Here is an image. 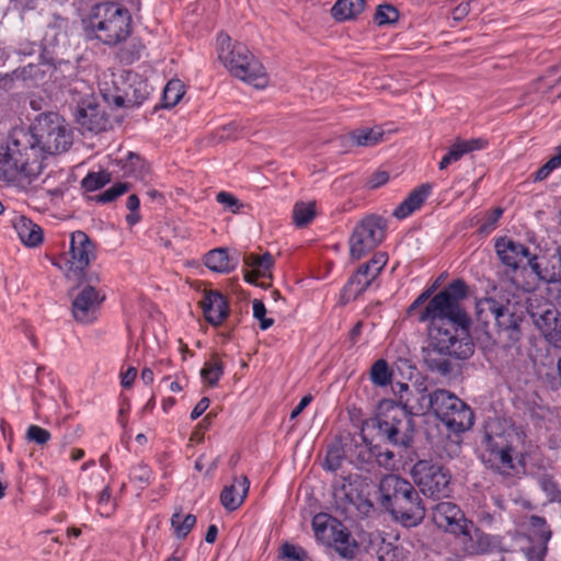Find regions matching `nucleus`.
Listing matches in <instances>:
<instances>
[{"label":"nucleus","instance_id":"1","mask_svg":"<svg viewBox=\"0 0 561 561\" xmlns=\"http://www.w3.org/2000/svg\"><path fill=\"white\" fill-rule=\"evenodd\" d=\"M71 144V131L59 114H41L28 131L20 130L11 145L0 146V174L8 180L23 175L31 182L42 173L47 156L65 152Z\"/></svg>","mask_w":561,"mask_h":561},{"label":"nucleus","instance_id":"2","mask_svg":"<svg viewBox=\"0 0 561 561\" xmlns=\"http://www.w3.org/2000/svg\"><path fill=\"white\" fill-rule=\"evenodd\" d=\"M468 296V286L461 279L449 283L430 299L417 320L428 322V342L438 350H447L453 357L467 359L474 352L469 334L470 319L461 307Z\"/></svg>","mask_w":561,"mask_h":561},{"label":"nucleus","instance_id":"3","mask_svg":"<svg viewBox=\"0 0 561 561\" xmlns=\"http://www.w3.org/2000/svg\"><path fill=\"white\" fill-rule=\"evenodd\" d=\"M434 391L427 393L425 388H417L414 394L408 398L400 397V403L385 402L380 413L371 420L378 428L379 435L394 446H408L413 437V421L411 414H425L434 412Z\"/></svg>","mask_w":561,"mask_h":561},{"label":"nucleus","instance_id":"4","mask_svg":"<svg viewBox=\"0 0 561 561\" xmlns=\"http://www.w3.org/2000/svg\"><path fill=\"white\" fill-rule=\"evenodd\" d=\"M517 434L512 426L497 420L486 423L481 444L480 458L490 469L511 476L515 469Z\"/></svg>","mask_w":561,"mask_h":561},{"label":"nucleus","instance_id":"5","mask_svg":"<svg viewBox=\"0 0 561 561\" xmlns=\"http://www.w3.org/2000/svg\"><path fill=\"white\" fill-rule=\"evenodd\" d=\"M217 51L220 61L233 77L256 89L267 85L264 67L243 44L232 43L228 34L220 33L217 36Z\"/></svg>","mask_w":561,"mask_h":561},{"label":"nucleus","instance_id":"6","mask_svg":"<svg viewBox=\"0 0 561 561\" xmlns=\"http://www.w3.org/2000/svg\"><path fill=\"white\" fill-rule=\"evenodd\" d=\"M89 27L95 38L105 45L114 46L130 35L131 16L127 9L117 3H98L89 16Z\"/></svg>","mask_w":561,"mask_h":561},{"label":"nucleus","instance_id":"7","mask_svg":"<svg viewBox=\"0 0 561 561\" xmlns=\"http://www.w3.org/2000/svg\"><path fill=\"white\" fill-rule=\"evenodd\" d=\"M476 314L478 321L484 324L493 319L500 337L507 343L519 341L522 319L511 310L508 301H500L492 297L480 299L476 304Z\"/></svg>","mask_w":561,"mask_h":561},{"label":"nucleus","instance_id":"8","mask_svg":"<svg viewBox=\"0 0 561 561\" xmlns=\"http://www.w3.org/2000/svg\"><path fill=\"white\" fill-rule=\"evenodd\" d=\"M434 414L453 433H462L470 430L474 422V415L457 396L445 389L434 391Z\"/></svg>","mask_w":561,"mask_h":561},{"label":"nucleus","instance_id":"9","mask_svg":"<svg viewBox=\"0 0 561 561\" xmlns=\"http://www.w3.org/2000/svg\"><path fill=\"white\" fill-rule=\"evenodd\" d=\"M95 259V244L85 232L77 230L70 236L69 251L55 265L64 272L68 279L79 282L82 279L87 267Z\"/></svg>","mask_w":561,"mask_h":561},{"label":"nucleus","instance_id":"10","mask_svg":"<svg viewBox=\"0 0 561 561\" xmlns=\"http://www.w3.org/2000/svg\"><path fill=\"white\" fill-rule=\"evenodd\" d=\"M69 92L77 103V122L80 127L91 133H100L106 128L107 119L95 102L93 90L84 80H75Z\"/></svg>","mask_w":561,"mask_h":561},{"label":"nucleus","instance_id":"11","mask_svg":"<svg viewBox=\"0 0 561 561\" xmlns=\"http://www.w3.org/2000/svg\"><path fill=\"white\" fill-rule=\"evenodd\" d=\"M412 477L425 496L438 500L451 492L449 471L439 465L420 460L412 468Z\"/></svg>","mask_w":561,"mask_h":561},{"label":"nucleus","instance_id":"12","mask_svg":"<svg viewBox=\"0 0 561 561\" xmlns=\"http://www.w3.org/2000/svg\"><path fill=\"white\" fill-rule=\"evenodd\" d=\"M386 221L379 216L369 215L359 221L350 237V254L359 260L373 251L385 239Z\"/></svg>","mask_w":561,"mask_h":561},{"label":"nucleus","instance_id":"13","mask_svg":"<svg viewBox=\"0 0 561 561\" xmlns=\"http://www.w3.org/2000/svg\"><path fill=\"white\" fill-rule=\"evenodd\" d=\"M495 542L492 537L484 534L472 520H467L454 535L451 551L457 561L466 557L483 554L492 551Z\"/></svg>","mask_w":561,"mask_h":561},{"label":"nucleus","instance_id":"14","mask_svg":"<svg viewBox=\"0 0 561 561\" xmlns=\"http://www.w3.org/2000/svg\"><path fill=\"white\" fill-rule=\"evenodd\" d=\"M103 100L113 108H133L141 105L150 94L148 83L138 77H135L128 88L123 93L108 89H101Z\"/></svg>","mask_w":561,"mask_h":561},{"label":"nucleus","instance_id":"15","mask_svg":"<svg viewBox=\"0 0 561 561\" xmlns=\"http://www.w3.org/2000/svg\"><path fill=\"white\" fill-rule=\"evenodd\" d=\"M388 262V255L385 252H377L365 264H362L356 273L351 277L347 283V288L354 293L355 296L364 293L370 284L378 277Z\"/></svg>","mask_w":561,"mask_h":561},{"label":"nucleus","instance_id":"16","mask_svg":"<svg viewBox=\"0 0 561 561\" xmlns=\"http://www.w3.org/2000/svg\"><path fill=\"white\" fill-rule=\"evenodd\" d=\"M396 519L404 526H416L425 516V507L422 505L417 491L412 488L411 494H405L399 499L388 510Z\"/></svg>","mask_w":561,"mask_h":561},{"label":"nucleus","instance_id":"17","mask_svg":"<svg viewBox=\"0 0 561 561\" xmlns=\"http://www.w3.org/2000/svg\"><path fill=\"white\" fill-rule=\"evenodd\" d=\"M105 299L104 294L93 286L83 287L72 301L73 318L81 323H91L96 318V311Z\"/></svg>","mask_w":561,"mask_h":561},{"label":"nucleus","instance_id":"18","mask_svg":"<svg viewBox=\"0 0 561 561\" xmlns=\"http://www.w3.org/2000/svg\"><path fill=\"white\" fill-rule=\"evenodd\" d=\"M431 514L434 524L438 528L453 535L460 530L461 526L468 520L459 506L448 501L438 502L433 505Z\"/></svg>","mask_w":561,"mask_h":561},{"label":"nucleus","instance_id":"19","mask_svg":"<svg viewBox=\"0 0 561 561\" xmlns=\"http://www.w3.org/2000/svg\"><path fill=\"white\" fill-rule=\"evenodd\" d=\"M413 485L396 474L383 477L379 483L381 505L388 511L393 503L405 494L412 493Z\"/></svg>","mask_w":561,"mask_h":561},{"label":"nucleus","instance_id":"20","mask_svg":"<svg viewBox=\"0 0 561 561\" xmlns=\"http://www.w3.org/2000/svg\"><path fill=\"white\" fill-rule=\"evenodd\" d=\"M199 304L205 319L213 325H220L229 314L227 299L217 290H205Z\"/></svg>","mask_w":561,"mask_h":561},{"label":"nucleus","instance_id":"21","mask_svg":"<svg viewBox=\"0 0 561 561\" xmlns=\"http://www.w3.org/2000/svg\"><path fill=\"white\" fill-rule=\"evenodd\" d=\"M495 251L501 262L513 271L517 270L520 262L529 256L527 247L505 237L496 240Z\"/></svg>","mask_w":561,"mask_h":561},{"label":"nucleus","instance_id":"22","mask_svg":"<svg viewBox=\"0 0 561 561\" xmlns=\"http://www.w3.org/2000/svg\"><path fill=\"white\" fill-rule=\"evenodd\" d=\"M488 141L484 138H457L440 160L438 164L439 170H444L451 163L459 161L467 153L484 149Z\"/></svg>","mask_w":561,"mask_h":561},{"label":"nucleus","instance_id":"23","mask_svg":"<svg viewBox=\"0 0 561 561\" xmlns=\"http://www.w3.org/2000/svg\"><path fill=\"white\" fill-rule=\"evenodd\" d=\"M243 262L249 268L244 275L247 282L254 283L257 278H271L274 259L268 252L263 254L248 253L243 256Z\"/></svg>","mask_w":561,"mask_h":561},{"label":"nucleus","instance_id":"24","mask_svg":"<svg viewBox=\"0 0 561 561\" xmlns=\"http://www.w3.org/2000/svg\"><path fill=\"white\" fill-rule=\"evenodd\" d=\"M249 480L242 476L234 479L233 483L224 488L220 493V502L228 511H236L244 501L249 492Z\"/></svg>","mask_w":561,"mask_h":561},{"label":"nucleus","instance_id":"25","mask_svg":"<svg viewBox=\"0 0 561 561\" xmlns=\"http://www.w3.org/2000/svg\"><path fill=\"white\" fill-rule=\"evenodd\" d=\"M432 184L424 183L413 190L409 196L394 209L393 216L398 219H404L417 210L426 201L432 192Z\"/></svg>","mask_w":561,"mask_h":561},{"label":"nucleus","instance_id":"26","mask_svg":"<svg viewBox=\"0 0 561 561\" xmlns=\"http://www.w3.org/2000/svg\"><path fill=\"white\" fill-rule=\"evenodd\" d=\"M423 353L424 364L431 371L438 373L442 376H446L450 373L451 365L449 357H453L450 352L447 350H438L433 343L428 342Z\"/></svg>","mask_w":561,"mask_h":561},{"label":"nucleus","instance_id":"27","mask_svg":"<svg viewBox=\"0 0 561 561\" xmlns=\"http://www.w3.org/2000/svg\"><path fill=\"white\" fill-rule=\"evenodd\" d=\"M324 543L333 547L344 558L353 557L356 550V545L350 533L340 523L334 527V531L331 533L329 538L324 540Z\"/></svg>","mask_w":561,"mask_h":561},{"label":"nucleus","instance_id":"28","mask_svg":"<svg viewBox=\"0 0 561 561\" xmlns=\"http://www.w3.org/2000/svg\"><path fill=\"white\" fill-rule=\"evenodd\" d=\"M14 228L20 240L25 245L34 248L43 242L42 228L28 218L24 216L19 217L14 222Z\"/></svg>","mask_w":561,"mask_h":561},{"label":"nucleus","instance_id":"29","mask_svg":"<svg viewBox=\"0 0 561 561\" xmlns=\"http://www.w3.org/2000/svg\"><path fill=\"white\" fill-rule=\"evenodd\" d=\"M204 264L211 271L227 274L233 271L237 262L233 261L226 249L218 248L209 251L204 257Z\"/></svg>","mask_w":561,"mask_h":561},{"label":"nucleus","instance_id":"30","mask_svg":"<svg viewBox=\"0 0 561 561\" xmlns=\"http://www.w3.org/2000/svg\"><path fill=\"white\" fill-rule=\"evenodd\" d=\"M354 488L350 481L344 479L340 484L333 488V501L336 510L341 513H347L353 506H357Z\"/></svg>","mask_w":561,"mask_h":561},{"label":"nucleus","instance_id":"31","mask_svg":"<svg viewBox=\"0 0 561 561\" xmlns=\"http://www.w3.org/2000/svg\"><path fill=\"white\" fill-rule=\"evenodd\" d=\"M531 317L538 330L546 337L553 327L561 320L560 312L553 306H549L540 313L533 312Z\"/></svg>","mask_w":561,"mask_h":561},{"label":"nucleus","instance_id":"32","mask_svg":"<svg viewBox=\"0 0 561 561\" xmlns=\"http://www.w3.org/2000/svg\"><path fill=\"white\" fill-rule=\"evenodd\" d=\"M364 7L365 0H339L331 11L337 20H350L358 15Z\"/></svg>","mask_w":561,"mask_h":561},{"label":"nucleus","instance_id":"33","mask_svg":"<svg viewBox=\"0 0 561 561\" xmlns=\"http://www.w3.org/2000/svg\"><path fill=\"white\" fill-rule=\"evenodd\" d=\"M383 131L380 128L357 129L350 134L351 140L363 147H371L382 140Z\"/></svg>","mask_w":561,"mask_h":561},{"label":"nucleus","instance_id":"34","mask_svg":"<svg viewBox=\"0 0 561 561\" xmlns=\"http://www.w3.org/2000/svg\"><path fill=\"white\" fill-rule=\"evenodd\" d=\"M119 162L122 163L124 175L142 179L148 172L146 162L134 152H128L127 158Z\"/></svg>","mask_w":561,"mask_h":561},{"label":"nucleus","instance_id":"35","mask_svg":"<svg viewBox=\"0 0 561 561\" xmlns=\"http://www.w3.org/2000/svg\"><path fill=\"white\" fill-rule=\"evenodd\" d=\"M337 520L331 518L327 514H318L312 519V529L318 540L324 542L329 538L334 527L337 525Z\"/></svg>","mask_w":561,"mask_h":561},{"label":"nucleus","instance_id":"36","mask_svg":"<svg viewBox=\"0 0 561 561\" xmlns=\"http://www.w3.org/2000/svg\"><path fill=\"white\" fill-rule=\"evenodd\" d=\"M185 93L184 84L179 79L170 80L163 90V102L165 107L175 106Z\"/></svg>","mask_w":561,"mask_h":561},{"label":"nucleus","instance_id":"37","mask_svg":"<svg viewBox=\"0 0 561 561\" xmlns=\"http://www.w3.org/2000/svg\"><path fill=\"white\" fill-rule=\"evenodd\" d=\"M196 524V517L193 514L183 516L181 513H174L171 517V525L178 538H185Z\"/></svg>","mask_w":561,"mask_h":561},{"label":"nucleus","instance_id":"38","mask_svg":"<svg viewBox=\"0 0 561 561\" xmlns=\"http://www.w3.org/2000/svg\"><path fill=\"white\" fill-rule=\"evenodd\" d=\"M392 373L385 359H378L370 368V379L374 385L385 387L390 383Z\"/></svg>","mask_w":561,"mask_h":561},{"label":"nucleus","instance_id":"39","mask_svg":"<svg viewBox=\"0 0 561 561\" xmlns=\"http://www.w3.org/2000/svg\"><path fill=\"white\" fill-rule=\"evenodd\" d=\"M529 526L531 536L537 540V542H548L551 538V531L545 518L533 515L529 518Z\"/></svg>","mask_w":561,"mask_h":561},{"label":"nucleus","instance_id":"40","mask_svg":"<svg viewBox=\"0 0 561 561\" xmlns=\"http://www.w3.org/2000/svg\"><path fill=\"white\" fill-rule=\"evenodd\" d=\"M222 373L224 368L221 362L218 359H213L205 363L201 370V376L209 386H215L222 376Z\"/></svg>","mask_w":561,"mask_h":561},{"label":"nucleus","instance_id":"41","mask_svg":"<svg viewBox=\"0 0 561 561\" xmlns=\"http://www.w3.org/2000/svg\"><path fill=\"white\" fill-rule=\"evenodd\" d=\"M557 153L550 158L537 172L534 174V181L540 182L546 180L552 171L561 167V144L557 147Z\"/></svg>","mask_w":561,"mask_h":561},{"label":"nucleus","instance_id":"42","mask_svg":"<svg viewBox=\"0 0 561 561\" xmlns=\"http://www.w3.org/2000/svg\"><path fill=\"white\" fill-rule=\"evenodd\" d=\"M538 484L540 489L546 493L549 497L550 502L561 501V491L559 490L558 483L553 480V478L549 474H542L538 479Z\"/></svg>","mask_w":561,"mask_h":561},{"label":"nucleus","instance_id":"43","mask_svg":"<svg viewBox=\"0 0 561 561\" xmlns=\"http://www.w3.org/2000/svg\"><path fill=\"white\" fill-rule=\"evenodd\" d=\"M111 181V176L107 172H91L82 180V186L87 191H96L107 184Z\"/></svg>","mask_w":561,"mask_h":561},{"label":"nucleus","instance_id":"44","mask_svg":"<svg viewBox=\"0 0 561 561\" xmlns=\"http://www.w3.org/2000/svg\"><path fill=\"white\" fill-rule=\"evenodd\" d=\"M399 18L398 10L391 4H380L375 13V21L378 25L394 23Z\"/></svg>","mask_w":561,"mask_h":561},{"label":"nucleus","instance_id":"45","mask_svg":"<svg viewBox=\"0 0 561 561\" xmlns=\"http://www.w3.org/2000/svg\"><path fill=\"white\" fill-rule=\"evenodd\" d=\"M314 216L313 204H296L294 208V220L296 225L304 226L308 224Z\"/></svg>","mask_w":561,"mask_h":561},{"label":"nucleus","instance_id":"46","mask_svg":"<svg viewBox=\"0 0 561 561\" xmlns=\"http://www.w3.org/2000/svg\"><path fill=\"white\" fill-rule=\"evenodd\" d=\"M51 435L49 431L43 428L38 425H30L26 430L25 438L28 442H33L39 446H43L48 443Z\"/></svg>","mask_w":561,"mask_h":561},{"label":"nucleus","instance_id":"47","mask_svg":"<svg viewBox=\"0 0 561 561\" xmlns=\"http://www.w3.org/2000/svg\"><path fill=\"white\" fill-rule=\"evenodd\" d=\"M549 264L551 265V274L545 276V278L547 279V283L560 282L561 280V245L558 248L557 252L550 256Z\"/></svg>","mask_w":561,"mask_h":561},{"label":"nucleus","instance_id":"48","mask_svg":"<svg viewBox=\"0 0 561 561\" xmlns=\"http://www.w3.org/2000/svg\"><path fill=\"white\" fill-rule=\"evenodd\" d=\"M342 460H343V453L340 449V447H337V446L331 447L327 453L323 468L329 471H336L341 467Z\"/></svg>","mask_w":561,"mask_h":561},{"label":"nucleus","instance_id":"49","mask_svg":"<svg viewBox=\"0 0 561 561\" xmlns=\"http://www.w3.org/2000/svg\"><path fill=\"white\" fill-rule=\"evenodd\" d=\"M266 308L263 301L259 299L253 300V317L260 321L261 330H267L274 323L272 318H266Z\"/></svg>","mask_w":561,"mask_h":561},{"label":"nucleus","instance_id":"50","mask_svg":"<svg viewBox=\"0 0 561 561\" xmlns=\"http://www.w3.org/2000/svg\"><path fill=\"white\" fill-rule=\"evenodd\" d=\"M98 504V510L101 516L108 517L113 514L114 504L111 501V491L108 486L104 488L100 493Z\"/></svg>","mask_w":561,"mask_h":561},{"label":"nucleus","instance_id":"51","mask_svg":"<svg viewBox=\"0 0 561 561\" xmlns=\"http://www.w3.org/2000/svg\"><path fill=\"white\" fill-rule=\"evenodd\" d=\"M128 191V185L125 183H117L106 191H104L102 194H100L96 199L101 203H110L117 198L118 196L123 195Z\"/></svg>","mask_w":561,"mask_h":561},{"label":"nucleus","instance_id":"52","mask_svg":"<svg viewBox=\"0 0 561 561\" xmlns=\"http://www.w3.org/2000/svg\"><path fill=\"white\" fill-rule=\"evenodd\" d=\"M282 554L289 561H304L306 558V551L301 547L291 543L283 545Z\"/></svg>","mask_w":561,"mask_h":561},{"label":"nucleus","instance_id":"53","mask_svg":"<svg viewBox=\"0 0 561 561\" xmlns=\"http://www.w3.org/2000/svg\"><path fill=\"white\" fill-rule=\"evenodd\" d=\"M130 477L134 481L140 483V486L147 485L151 479V470L145 465H138L131 469Z\"/></svg>","mask_w":561,"mask_h":561},{"label":"nucleus","instance_id":"54","mask_svg":"<svg viewBox=\"0 0 561 561\" xmlns=\"http://www.w3.org/2000/svg\"><path fill=\"white\" fill-rule=\"evenodd\" d=\"M503 214V209L497 207L494 208L485 218L484 222L480 226L479 230L482 233L491 232L497 225L501 216Z\"/></svg>","mask_w":561,"mask_h":561},{"label":"nucleus","instance_id":"55","mask_svg":"<svg viewBox=\"0 0 561 561\" xmlns=\"http://www.w3.org/2000/svg\"><path fill=\"white\" fill-rule=\"evenodd\" d=\"M547 552V542L539 541L526 548L525 553L528 561H542Z\"/></svg>","mask_w":561,"mask_h":561},{"label":"nucleus","instance_id":"56","mask_svg":"<svg viewBox=\"0 0 561 561\" xmlns=\"http://www.w3.org/2000/svg\"><path fill=\"white\" fill-rule=\"evenodd\" d=\"M216 199L219 204L224 205L232 213H236L237 209H239V201L230 193L219 192L216 196Z\"/></svg>","mask_w":561,"mask_h":561},{"label":"nucleus","instance_id":"57","mask_svg":"<svg viewBox=\"0 0 561 561\" xmlns=\"http://www.w3.org/2000/svg\"><path fill=\"white\" fill-rule=\"evenodd\" d=\"M388 180L389 174L386 171H377L368 179L367 186L375 190L386 184Z\"/></svg>","mask_w":561,"mask_h":561},{"label":"nucleus","instance_id":"58","mask_svg":"<svg viewBox=\"0 0 561 561\" xmlns=\"http://www.w3.org/2000/svg\"><path fill=\"white\" fill-rule=\"evenodd\" d=\"M528 265L529 267L531 268V271L542 280L547 282V279L545 278L546 275H550L551 274V267L550 268H545L542 270L540 267V264L538 263L537 261V256L536 255H533V256H528Z\"/></svg>","mask_w":561,"mask_h":561},{"label":"nucleus","instance_id":"59","mask_svg":"<svg viewBox=\"0 0 561 561\" xmlns=\"http://www.w3.org/2000/svg\"><path fill=\"white\" fill-rule=\"evenodd\" d=\"M545 340L556 348H561V320L553 327Z\"/></svg>","mask_w":561,"mask_h":561},{"label":"nucleus","instance_id":"60","mask_svg":"<svg viewBox=\"0 0 561 561\" xmlns=\"http://www.w3.org/2000/svg\"><path fill=\"white\" fill-rule=\"evenodd\" d=\"M209 399L207 397H204L202 398L197 403L196 405L194 407V409L192 410L191 412V419L192 420H196L198 419L206 410L207 408L209 407Z\"/></svg>","mask_w":561,"mask_h":561},{"label":"nucleus","instance_id":"61","mask_svg":"<svg viewBox=\"0 0 561 561\" xmlns=\"http://www.w3.org/2000/svg\"><path fill=\"white\" fill-rule=\"evenodd\" d=\"M137 377V369L135 367H129L123 375L121 379V383L124 388H129L134 383Z\"/></svg>","mask_w":561,"mask_h":561},{"label":"nucleus","instance_id":"62","mask_svg":"<svg viewBox=\"0 0 561 561\" xmlns=\"http://www.w3.org/2000/svg\"><path fill=\"white\" fill-rule=\"evenodd\" d=\"M432 295V289H427L425 291H423L413 302L412 305L409 307L408 309V313L409 314H413V312L421 306L423 305L425 301H427L430 299Z\"/></svg>","mask_w":561,"mask_h":561},{"label":"nucleus","instance_id":"63","mask_svg":"<svg viewBox=\"0 0 561 561\" xmlns=\"http://www.w3.org/2000/svg\"><path fill=\"white\" fill-rule=\"evenodd\" d=\"M312 401V396L307 394L305 396L300 402L297 404V407L291 411L290 419H296Z\"/></svg>","mask_w":561,"mask_h":561},{"label":"nucleus","instance_id":"64","mask_svg":"<svg viewBox=\"0 0 561 561\" xmlns=\"http://www.w3.org/2000/svg\"><path fill=\"white\" fill-rule=\"evenodd\" d=\"M393 458H394V455L392 451H383V453H380L377 457V461L380 466H383L388 469L392 468L393 465H392V461H393Z\"/></svg>","mask_w":561,"mask_h":561}]
</instances>
